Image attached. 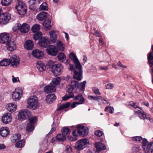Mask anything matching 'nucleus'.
<instances>
[{
  "mask_svg": "<svg viewBox=\"0 0 153 153\" xmlns=\"http://www.w3.org/2000/svg\"><path fill=\"white\" fill-rule=\"evenodd\" d=\"M77 85V82L73 80L67 86L66 91L68 94H66L62 97L63 101H65L70 98L74 97V93L76 91Z\"/></svg>",
  "mask_w": 153,
  "mask_h": 153,
  "instance_id": "1",
  "label": "nucleus"
},
{
  "mask_svg": "<svg viewBox=\"0 0 153 153\" xmlns=\"http://www.w3.org/2000/svg\"><path fill=\"white\" fill-rule=\"evenodd\" d=\"M48 65L51 67V70L55 76L60 75L62 72L63 67L60 64H53L52 61L50 60L48 63Z\"/></svg>",
  "mask_w": 153,
  "mask_h": 153,
  "instance_id": "2",
  "label": "nucleus"
},
{
  "mask_svg": "<svg viewBox=\"0 0 153 153\" xmlns=\"http://www.w3.org/2000/svg\"><path fill=\"white\" fill-rule=\"evenodd\" d=\"M15 7L19 14L20 15H23L27 11V7L25 3L20 0L16 1Z\"/></svg>",
  "mask_w": 153,
  "mask_h": 153,
  "instance_id": "3",
  "label": "nucleus"
},
{
  "mask_svg": "<svg viewBox=\"0 0 153 153\" xmlns=\"http://www.w3.org/2000/svg\"><path fill=\"white\" fill-rule=\"evenodd\" d=\"M88 143L89 141L86 138L79 140L76 142L75 148L78 151L82 150L87 147Z\"/></svg>",
  "mask_w": 153,
  "mask_h": 153,
  "instance_id": "4",
  "label": "nucleus"
},
{
  "mask_svg": "<svg viewBox=\"0 0 153 153\" xmlns=\"http://www.w3.org/2000/svg\"><path fill=\"white\" fill-rule=\"evenodd\" d=\"M75 66L73 78L78 81H80L82 78V66L80 64V65H77Z\"/></svg>",
  "mask_w": 153,
  "mask_h": 153,
  "instance_id": "5",
  "label": "nucleus"
},
{
  "mask_svg": "<svg viewBox=\"0 0 153 153\" xmlns=\"http://www.w3.org/2000/svg\"><path fill=\"white\" fill-rule=\"evenodd\" d=\"M84 131H85V134H88V128L87 127H85L83 126H79L73 131L72 134L74 136L76 137L82 135V133Z\"/></svg>",
  "mask_w": 153,
  "mask_h": 153,
  "instance_id": "6",
  "label": "nucleus"
},
{
  "mask_svg": "<svg viewBox=\"0 0 153 153\" xmlns=\"http://www.w3.org/2000/svg\"><path fill=\"white\" fill-rule=\"evenodd\" d=\"M30 29L29 25L27 23H23L21 25L20 23L16 24L15 27H13V31H16L17 29H19L22 33H25L28 32Z\"/></svg>",
  "mask_w": 153,
  "mask_h": 153,
  "instance_id": "7",
  "label": "nucleus"
},
{
  "mask_svg": "<svg viewBox=\"0 0 153 153\" xmlns=\"http://www.w3.org/2000/svg\"><path fill=\"white\" fill-rule=\"evenodd\" d=\"M142 143V148L146 153H149L151 152V153H152L153 149L151 148V147L153 142L149 143L146 139H144Z\"/></svg>",
  "mask_w": 153,
  "mask_h": 153,
  "instance_id": "8",
  "label": "nucleus"
},
{
  "mask_svg": "<svg viewBox=\"0 0 153 153\" xmlns=\"http://www.w3.org/2000/svg\"><path fill=\"white\" fill-rule=\"evenodd\" d=\"M36 120V117L35 116L29 119V123L27 124L26 131L29 132L32 131L34 129V125Z\"/></svg>",
  "mask_w": 153,
  "mask_h": 153,
  "instance_id": "9",
  "label": "nucleus"
},
{
  "mask_svg": "<svg viewBox=\"0 0 153 153\" xmlns=\"http://www.w3.org/2000/svg\"><path fill=\"white\" fill-rule=\"evenodd\" d=\"M10 19V14L9 13H5L1 14L0 16V24H6Z\"/></svg>",
  "mask_w": 153,
  "mask_h": 153,
  "instance_id": "10",
  "label": "nucleus"
},
{
  "mask_svg": "<svg viewBox=\"0 0 153 153\" xmlns=\"http://www.w3.org/2000/svg\"><path fill=\"white\" fill-rule=\"evenodd\" d=\"M23 93L22 88H17L12 94L13 99L15 101L19 100L21 98V95Z\"/></svg>",
  "mask_w": 153,
  "mask_h": 153,
  "instance_id": "11",
  "label": "nucleus"
},
{
  "mask_svg": "<svg viewBox=\"0 0 153 153\" xmlns=\"http://www.w3.org/2000/svg\"><path fill=\"white\" fill-rule=\"evenodd\" d=\"M38 102L37 99L34 96H31L27 101L28 105L29 106V108L33 109L37 106Z\"/></svg>",
  "mask_w": 153,
  "mask_h": 153,
  "instance_id": "12",
  "label": "nucleus"
},
{
  "mask_svg": "<svg viewBox=\"0 0 153 153\" xmlns=\"http://www.w3.org/2000/svg\"><path fill=\"white\" fill-rule=\"evenodd\" d=\"M9 60L10 64H11V66L14 68L16 67L20 62L19 57L16 55L13 56Z\"/></svg>",
  "mask_w": 153,
  "mask_h": 153,
  "instance_id": "13",
  "label": "nucleus"
},
{
  "mask_svg": "<svg viewBox=\"0 0 153 153\" xmlns=\"http://www.w3.org/2000/svg\"><path fill=\"white\" fill-rule=\"evenodd\" d=\"M149 64L150 67L151 68L150 72L152 75V81L153 83V52L149 53L148 56Z\"/></svg>",
  "mask_w": 153,
  "mask_h": 153,
  "instance_id": "14",
  "label": "nucleus"
},
{
  "mask_svg": "<svg viewBox=\"0 0 153 153\" xmlns=\"http://www.w3.org/2000/svg\"><path fill=\"white\" fill-rule=\"evenodd\" d=\"M30 115V111L27 109H25L20 111L18 116L19 119L24 120L28 118Z\"/></svg>",
  "mask_w": 153,
  "mask_h": 153,
  "instance_id": "15",
  "label": "nucleus"
},
{
  "mask_svg": "<svg viewBox=\"0 0 153 153\" xmlns=\"http://www.w3.org/2000/svg\"><path fill=\"white\" fill-rule=\"evenodd\" d=\"M135 112L141 119L144 120L146 119L149 120L151 123L153 122V120L150 118L149 116L146 114V113L143 111H141L138 110L135 111Z\"/></svg>",
  "mask_w": 153,
  "mask_h": 153,
  "instance_id": "16",
  "label": "nucleus"
},
{
  "mask_svg": "<svg viewBox=\"0 0 153 153\" xmlns=\"http://www.w3.org/2000/svg\"><path fill=\"white\" fill-rule=\"evenodd\" d=\"M10 40V38L9 34L5 33L0 34V42L2 44H6Z\"/></svg>",
  "mask_w": 153,
  "mask_h": 153,
  "instance_id": "17",
  "label": "nucleus"
},
{
  "mask_svg": "<svg viewBox=\"0 0 153 153\" xmlns=\"http://www.w3.org/2000/svg\"><path fill=\"white\" fill-rule=\"evenodd\" d=\"M48 53L50 55L55 56L58 53V50L55 46L53 45L50 46L47 49Z\"/></svg>",
  "mask_w": 153,
  "mask_h": 153,
  "instance_id": "18",
  "label": "nucleus"
},
{
  "mask_svg": "<svg viewBox=\"0 0 153 153\" xmlns=\"http://www.w3.org/2000/svg\"><path fill=\"white\" fill-rule=\"evenodd\" d=\"M10 113H7L4 114L2 117V121L5 124H7L10 122L12 119Z\"/></svg>",
  "mask_w": 153,
  "mask_h": 153,
  "instance_id": "19",
  "label": "nucleus"
},
{
  "mask_svg": "<svg viewBox=\"0 0 153 153\" xmlns=\"http://www.w3.org/2000/svg\"><path fill=\"white\" fill-rule=\"evenodd\" d=\"M32 54L35 58L41 59L44 56L43 52L38 49H35L33 51Z\"/></svg>",
  "mask_w": 153,
  "mask_h": 153,
  "instance_id": "20",
  "label": "nucleus"
},
{
  "mask_svg": "<svg viewBox=\"0 0 153 153\" xmlns=\"http://www.w3.org/2000/svg\"><path fill=\"white\" fill-rule=\"evenodd\" d=\"M39 43L40 46L44 48L47 47L49 45L48 39L45 37H42L39 40Z\"/></svg>",
  "mask_w": 153,
  "mask_h": 153,
  "instance_id": "21",
  "label": "nucleus"
},
{
  "mask_svg": "<svg viewBox=\"0 0 153 153\" xmlns=\"http://www.w3.org/2000/svg\"><path fill=\"white\" fill-rule=\"evenodd\" d=\"M88 98H90L91 99L93 100H96L99 102L98 104L99 105H101L102 103L104 104L105 103L104 102V101L106 102V103H108L107 101L105 100V99H103L102 96H90L88 97Z\"/></svg>",
  "mask_w": 153,
  "mask_h": 153,
  "instance_id": "22",
  "label": "nucleus"
},
{
  "mask_svg": "<svg viewBox=\"0 0 153 153\" xmlns=\"http://www.w3.org/2000/svg\"><path fill=\"white\" fill-rule=\"evenodd\" d=\"M6 44L7 49L9 51H12L16 48V44L15 42L10 40Z\"/></svg>",
  "mask_w": 153,
  "mask_h": 153,
  "instance_id": "23",
  "label": "nucleus"
},
{
  "mask_svg": "<svg viewBox=\"0 0 153 153\" xmlns=\"http://www.w3.org/2000/svg\"><path fill=\"white\" fill-rule=\"evenodd\" d=\"M0 134L2 137H6L9 134L8 128L7 127L1 128L0 130Z\"/></svg>",
  "mask_w": 153,
  "mask_h": 153,
  "instance_id": "24",
  "label": "nucleus"
},
{
  "mask_svg": "<svg viewBox=\"0 0 153 153\" xmlns=\"http://www.w3.org/2000/svg\"><path fill=\"white\" fill-rule=\"evenodd\" d=\"M44 92L48 93L54 92L55 91L56 88L54 86L50 83V85L45 86L44 88Z\"/></svg>",
  "mask_w": 153,
  "mask_h": 153,
  "instance_id": "25",
  "label": "nucleus"
},
{
  "mask_svg": "<svg viewBox=\"0 0 153 153\" xmlns=\"http://www.w3.org/2000/svg\"><path fill=\"white\" fill-rule=\"evenodd\" d=\"M33 43L32 41L27 40L25 42L24 45L25 48L27 50H31L33 48Z\"/></svg>",
  "mask_w": 153,
  "mask_h": 153,
  "instance_id": "26",
  "label": "nucleus"
},
{
  "mask_svg": "<svg viewBox=\"0 0 153 153\" xmlns=\"http://www.w3.org/2000/svg\"><path fill=\"white\" fill-rule=\"evenodd\" d=\"M86 83L87 82L86 80L79 83L77 82L76 88L78 89L80 91H84Z\"/></svg>",
  "mask_w": 153,
  "mask_h": 153,
  "instance_id": "27",
  "label": "nucleus"
},
{
  "mask_svg": "<svg viewBox=\"0 0 153 153\" xmlns=\"http://www.w3.org/2000/svg\"><path fill=\"white\" fill-rule=\"evenodd\" d=\"M69 56L70 58L73 60V62L75 64V66L79 65H80L81 64L74 53H70L69 55Z\"/></svg>",
  "mask_w": 153,
  "mask_h": 153,
  "instance_id": "28",
  "label": "nucleus"
},
{
  "mask_svg": "<svg viewBox=\"0 0 153 153\" xmlns=\"http://www.w3.org/2000/svg\"><path fill=\"white\" fill-rule=\"evenodd\" d=\"M56 99V97L54 94H51L46 96V100L48 103H51Z\"/></svg>",
  "mask_w": 153,
  "mask_h": 153,
  "instance_id": "29",
  "label": "nucleus"
},
{
  "mask_svg": "<svg viewBox=\"0 0 153 153\" xmlns=\"http://www.w3.org/2000/svg\"><path fill=\"white\" fill-rule=\"evenodd\" d=\"M37 67L40 72H43L46 69V66L44 63L42 61H38L37 64Z\"/></svg>",
  "mask_w": 153,
  "mask_h": 153,
  "instance_id": "30",
  "label": "nucleus"
},
{
  "mask_svg": "<svg viewBox=\"0 0 153 153\" xmlns=\"http://www.w3.org/2000/svg\"><path fill=\"white\" fill-rule=\"evenodd\" d=\"M95 146L98 151L104 150L106 149V147L104 144L100 142L96 143Z\"/></svg>",
  "mask_w": 153,
  "mask_h": 153,
  "instance_id": "31",
  "label": "nucleus"
},
{
  "mask_svg": "<svg viewBox=\"0 0 153 153\" xmlns=\"http://www.w3.org/2000/svg\"><path fill=\"white\" fill-rule=\"evenodd\" d=\"M48 16L47 12H42L37 16V18L39 20L43 21L46 19Z\"/></svg>",
  "mask_w": 153,
  "mask_h": 153,
  "instance_id": "32",
  "label": "nucleus"
},
{
  "mask_svg": "<svg viewBox=\"0 0 153 153\" xmlns=\"http://www.w3.org/2000/svg\"><path fill=\"white\" fill-rule=\"evenodd\" d=\"M74 100H76L78 101L77 102L79 105L83 104L85 101V99L81 94H79L76 96L74 98Z\"/></svg>",
  "mask_w": 153,
  "mask_h": 153,
  "instance_id": "33",
  "label": "nucleus"
},
{
  "mask_svg": "<svg viewBox=\"0 0 153 153\" xmlns=\"http://www.w3.org/2000/svg\"><path fill=\"white\" fill-rule=\"evenodd\" d=\"M16 105L13 103L9 104L7 107V110L12 112L15 111L16 110Z\"/></svg>",
  "mask_w": 153,
  "mask_h": 153,
  "instance_id": "34",
  "label": "nucleus"
},
{
  "mask_svg": "<svg viewBox=\"0 0 153 153\" xmlns=\"http://www.w3.org/2000/svg\"><path fill=\"white\" fill-rule=\"evenodd\" d=\"M50 39L51 41L53 43L56 42L57 40V35L55 32L53 31H51L49 33Z\"/></svg>",
  "mask_w": 153,
  "mask_h": 153,
  "instance_id": "35",
  "label": "nucleus"
},
{
  "mask_svg": "<svg viewBox=\"0 0 153 153\" xmlns=\"http://www.w3.org/2000/svg\"><path fill=\"white\" fill-rule=\"evenodd\" d=\"M56 46L58 49L61 51H63L65 47V45L60 41H57Z\"/></svg>",
  "mask_w": 153,
  "mask_h": 153,
  "instance_id": "36",
  "label": "nucleus"
},
{
  "mask_svg": "<svg viewBox=\"0 0 153 153\" xmlns=\"http://www.w3.org/2000/svg\"><path fill=\"white\" fill-rule=\"evenodd\" d=\"M61 80V79L60 77H57L53 79L51 83L55 87L56 85L59 84Z\"/></svg>",
  "mask_w": 153,
  "mask_h": 153,
  "instance_id": "37",
  "label": "nucleus"
},
{
  "mask_svg": "<svg viewBox=\"0 0 153 153\" xmlns=\"http://www.w3.org/2000/svg\"><path fill=\"white\" fill-rule=\"evenodd\" d=\"M21 135L19 134H15L13 135L11 138L12 141L13 143H16L19 141L21 138Z\"/></svg>",
  "mask_w": 153,
  "mask_h": 153,
  "instance_id": "38",
  "label": "nucleus"
},
{
  "mask_svg": "<svg viewBox=\"0 0 153 153\" xmlns=\"http://www.w3.org/2000/svg\"><path fill=\"white\" fill-rule=\"evenodd\" d=\"M40 11L45 10L47 11L48 9V5L45 2H43L40 5L39 8Z\"/></svg>",
  "mask_w": 153,
  "mask_h": 153,
  "instance_id": "39",
  "label": "nucleus"
},
{
  "mask_svg": "<svg viewBox=\"0 0 153 153\" xmlns=\"http://www.w3.org/2000/svg\"><path fill=\"white\" fill-rule=\"evenodd\" d=\"M71 105L70 102H67L64 103L59 106L56 110V111H60L64 108H68Z\"/></svg>",
  "mask_w": 153,
  "mask_h": 153,
  "instance_id": "40",
  "label": "nucleus"
},
{
  "mask_svg": "<svg viewBox=\"0 0 153 153\" xmlns=\"http://www.w3.org/2000/svg\"><path fill=\"white\" fill-rule=\"evenodd\" d=\"M57 57L61 62H63L66 59L65 56L62 52L59 53L58 54Z\"/></svg>",
  "mask_w": 153,
  "mask_h": 153,
  "instance_id": "41",
  "label": "nucleus"
},
{
  "mask_svg": "<svg viewBox=\"0 0 153 153\" xmlns=\"http://www.w3.org/2000/svg\"><path fill=\"white\" fill-rule=\"evenodd\" d=\"M56 138L57 140L62 142L65 140L66 137L62 134H59L56 136Z\"/></svg>",
  "mask_w": 153,
  "mask_h": 153,
  "instance_id": "42",
  "label": "nucleus"
},
{
  "mask_svg": "<svg viewBox=\"0 0 153 153\" xmlns=\"http://www.w3.org/2000/svg\"><path fill=\"white\" fill-rule=\"evenodd\" d=\"M51 21L48 19L45 20L43 23V25L45 28L48 29H49L51 28Z\"/></svg>",
  "mask_w": 153,
  "mask_h": 153,
  "instance_id": "43",
  "label": "nucleus"
},
{
  "mask_svg": "<svg viewBox=\"0 0 153 153\" xmlns=\"http://www.w3.org/2000/svg\"><path fill=\"white\" fill-rule=\"evenodd\" d=\"M71 132L70 130L67 127L63 128L62 129V134L65 137L67 136Z\"/></svg>",
  "mask_w": 153,
  "mask_h": 153,
  "instance_id": "44",
  "label": "nucleus"
},
{
  "mask_svg": "<svg viewBox=\"0 0 153 153\" xmlns=\"http://www.w3.org/2000/svg\"><path fill=\"white\" fill-rule=\"evenodd\" d=\"M25 141L24 140H22L16 142V146L17 148H22L25 145Z\"/></svg>",
  "mask_w": 153,
  "mask_h": 153,
  "instance_id": "45",
  "label": "nucleus"
},
{
  "mask_svg": "<svg viewBox=\"0 0 153 153\" xmlns=\"http://www.w3.org/2000/svg\"><path fill=\"white\" fill-rule=\"evenodd\" d=\"M35 33L33 36V38L34 40L36 41L38 40L42 37V34L41 32L39 31Z\"/></svg>",
  "mask_w": 153,
  "mask_h": 153,
  "instance_id": "46",
  "label": "nucleus"
},
{
  "mask_svg": "<svg viewBox=\"0 0 153 153\" xmlns=\"http://www.w3.org/2000/svg\"><path fill=\"white\" fill-rule=\"evenodd\" d=\"M40 29V25L38 24L34 25L31 28V30L33 33L39 32Z\"/></svg>",
  "mask_w": 153,
  "mask_h": 153,
  "instance_id": "47",
  "label": "nucleus"
},
{
  "mask_svg": "<svg viewBox=\"0 0 153 153\" xmlns=\"http://www.w3.org/2000/svg\"><path fill=\"white\" fill-rule=\"evenodd\" d=\"M10 64L9 60L7 59H4L0 61V66H7Z\"/></svg>",
  "mask_w": 153,
  "mask_h": 153,
  "instance_id": "48",
  "label": "nucleus"
},
{
  "mask_svg": "<svg viewBox=\"0 0 153 153\" xmlns=\"http://www.w3.org/2000/svg\"><path fill=\"white\" fill-rule=\"evenodd\" d=\"M12 1V0H1V3L2 5L7 6L10 5Z\"/></svg>",
  "mask_w": 153,
  "mask_h": 153,
  "instance_id": "49",
  "label": "nucleus"
},
{
  "mask_svg": "<svg viewBox=\"0 0 153 153\" xmlns=\"http://www.w3.org/2000/svg\"><path fill=\"white\" fill-rule=\"evenodd\" d=\"M144 138H143L141 136H135L131 137V140L136 142H140L142 140L143 141V140Z\"/></svg>",
  "mask_w": 153,
  "mask_h": 153,
  "instance_id": "50",
  "label": "nucleus"
},
{
  "mask_svg": "<svg viewBox=\"0 0 153 153\" xmlns=\"http://www.w3.org/2000/svg\"><path fill=\"white\" fill-rule=\"evenodd\" d=\"M114 109L111 106H107L105 108V111L109 112L110 113L112 114L113 113Z\"/></svg>",
  "mask_w": 153,
  "mask_h": 153,
  "instance_id": "51",
  "label": "nucleus"
},
{
  "mask_svg": "<svg viewBox=\"0 0 153 153\" xmlns=\"http://www.w3.org/2000/svg\"><path fill=\"white\" fill-rule=\"evenodd\" d=\"M92 90L93 92L96 95H100L101 93L99 91V89L96 87L92 88Z\"/></svg>",
  "mask_w": 153,
  "mask_h": 153,
  "instance_id": "52",
  "label": "nucleus"
},
{
  "mask_svg": "<svg viewBox=\"0 0 153 153\" xmlns=\"http://www.w3.org/2000/svg\"><path fill=\"white\" fill-rule=\"evenodd\" d=\"M94 134L96 136L100 137L103 135V133L102 131L97 130L95 131Z\"/></svg>",
  "mask_w": 153,
  "mask_h": 153,
  "instance_id": "53",
  "label": "nucleus"
},
{
  "mask_svg": "<svg viewBox=\"0 0 153 153\" xmlns=\"http://www.w3.org/2000/svg\"><path fill=\"white\" fill-rule=\"evenodd\" d=\"M114 84L111 83H109L105 85V88L106 89H112L114 88Z\"/></svg>",
  "mask_w": 153,
  "mask_h": 153,
  "instance_id": "54",
  "label": "nucleus"
},
{
  "mask_svg": "<svg viewBox=\"0 0 153 153\" xmlns=\"http://www.w3.org/2000/svg\"><path fill=\"white\" fill-rule=\"evenodd\" d=\"M36 1H38L39 3L40 1H38L37 0H29L28 1V2L30 6H32L35 3Z\"/></svg>",
  "mask_w": 153,
  "mask_h": 153,
  "instance_id": "55",
  "label": "nucleus"
},
{
  "mask_svg": "<svg viewBox=\"0 0 153 153\" xmlns=\"http://www.w3.org/2000/svg\"><path fill=\"white\" fill-rule=\"evenodd\" d=\"M55 123V121H54L53 122V123L52 125V128L51 129L50 132L49 133V134H52L53 132L56 130V128L55 127L53 126V125Z\"/></svg>",
  "mask_w": 153,
  "mask_h": 153,
  "instance_id": "56",
  "label": "nucleus"
},
{
  "mask_svg": "<svg viewBox=\"0 0 153 153\" xmlns=\"http://www.w3.org/2000/svg\"><path fill=\"white\" fill-rule=\"evenodd\" d=\"M66 151L67 152L70 153L72 152V149L69 145H67L66 146Z\"/></svg>",
  "mask_w": 153,
  "mask_h": 153,
  "instance_id": "57",
  "label": "nucleus"
},
{
  "mask_svg": "<svg viewBox=\"0 0 153 153\" xmlns=\"http://www.w3.org/2000/svg\"><path fill=\"white\" fill-rule=\"evenodd\" d=\"M132 149L134 152H137L140 150V148L137 146H135L132 148Z\"/></svg>",
  "mask_w": 153,
  "mask_h": 153,
  "instance_id": "58",
  "label": "nucleus"
},
{
  "mask_svg": "<svg viewBox=\"0 0 153 153\" xmlns=\"http://www.w3.org/2000/svg\"><path fill=\"white\" fill-rule=\"evenodd\" d=\"M79 105V104L77 102H73L71 105V108H74Z\"/></svg>",
  "mask_w": 153,
  "mask_h": 153,
  "instance_id": "59",
  "label": "nucleus"
},
{
  "mask_svg": "<svg viewBox=\"0 0 153 153\" xmlns=\"http://www.w3.org/2000/svg\"><path fill=\"white\" fill-rule=\"evenodd\" d=\"M108 65L107 66H105L103 67H100V70H107L108 69Z\"/></svg>",
  "mask_w": 153,
  "mask_h": 153,
  "instance_id": "60",
  "label": "nucleus"
},
{
  "mask_svg": "<svg viewBox=\"0 0 153 153\" xmlns=\"http://www.w3.org/2000/svg\"><path fill=\"white\" fill-rule=\"evenodd\" d=\"M75 69V68H74V65L73 64H70V67L69 69L71 71H74V70Z\"/></svg>",
  "mask_w": 153,
  "mask_h": 153,
  "instance_id": "61",
  "label": "nucleus"
},
{
  "mask_svg": "<svg viewBox=\"0 0 153 153\" xmlns=\"http://www.w3.org/2000/svg\"><path fill=\"white\" fill-rule=\"evenodd\" d=\"M94 35L97 37H100V34L99 33V32L97 31L96 30L95 31V33H94Z\"/></svg>",
  "mask_w": 153,
  "mask_h": 153,
  "instance_id": "62",
  "label": "nucleus"
},
{
  "mask_svg": "<svg viewBox=\"0 0 153 153\" xmlns=\"http://www.w3.org/2000/svg\"><path fill=\"white\" fill-rule=\"evenodd\" d=\"M6 148V146L4 144H0V149H3Z\"/></svg>",
  "mask_w": 153,
  "mask_h": 153,
  "instance_id": "63",
  "label": "nucleus"
},
{
  "mask_svg": "<svg viewBox=\"0 0 153 153\" xmlns=\"http://www.w3.org/2000/svg\"><path fill=\"white\" fill-rule=\"evenodd\" d=\"M13 78H12V81L13 83H15L17 82V78L16 77H15L13 75L12 76Z\"/></svg>",
  "mask_w": 153,
  "mask_h": 153,
  "instance_id": "64",
  "label": "nucleus"
}]
</instances>
